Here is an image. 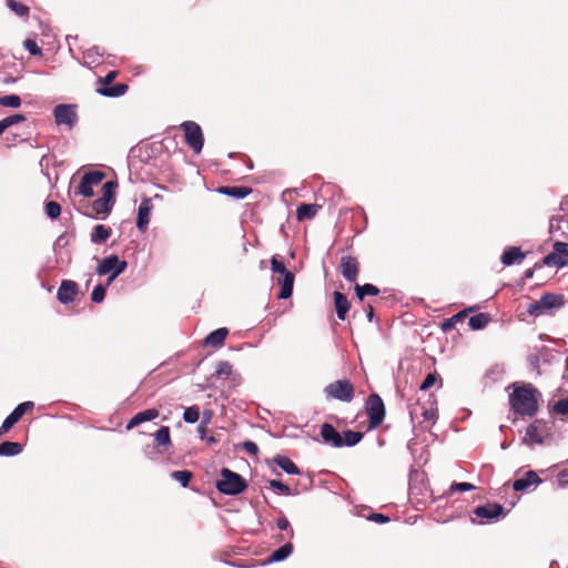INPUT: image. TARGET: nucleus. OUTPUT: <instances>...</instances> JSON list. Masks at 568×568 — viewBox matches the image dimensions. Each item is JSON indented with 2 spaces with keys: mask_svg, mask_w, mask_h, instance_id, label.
I'll use <instances>...</instances> for the list:
<instances>
[{
  "mask_svg": "<svg viewBox=\"0 0 568 568\" xmlns=\"http://www.w3.org/2000/svg\"><path fill=\"white\" fill-rule=\"evenodd\" d=\"M509 404L515 414L532 416L538 410V403L532 387H517L509 395Z\"/></svg>",
  "mask_w": 568,
  "mask_h": 568,
  "instance_id": "nucleus-1",
  "label": "nucleus"
},
{
  "mask_svg": "<svg viewBox=\"0 0 568 568\" xmlns=\"http://www.w3.org/2000/svg\"><path fill=\"white\" fill-rule=\"evenodd\" d=\"M220 479L215 481V488L219 493L227 496H237L246 490L247 480L240 474L230 468H222Z\"/></svg>",
  "mask_w": 568,
  "mask_h": 568,
  "instance_id": "nucleus-2",
  "label": "nucleus"
},
{
  "mask_svg": "<svg viewBox=\"0 0 568 568\" xmlns=\"http://www.w3.org/2000/svg\"><path fill=\"white\" fill-rule=\"evenodd\" d=\"M271 270L273 273L280 274L281 276L276 280V283L281 286L277 297L280 300H287L293 294L295 275L288 271L284 263L277 258L276 255L271 258Z\"/></svg>",
  "mask_w": 568,
  "mask_h": 568,
  "instance_id": "nucleus-3",
  "label": "nucleus"
},
{
  "mask_svg": "<svg viewBox=\"0 0 568 568\" xmlns=\"http://www.w3.org/2000/svg\"><path fill=\"white\" fill-rule=\"evenodd\" d=\"M564 305L565 296L562 294L545 293L539 300L528 305L527 313L537 317L552 310H559Z\"/></svg>",
  "mask_w": 568,
  "mask_h": 568,
  "instance_id": "nucleus-4",
  "label": "nucleus"
},
{
  "mask_svg": "<svg viewBox=\"0 0 568 568\" xmlns=\"http://www.w3.org/2000/svg\"><path fill=\"white\" fill-rule=\"evenodd\" d=\"M128 267L125 260H120L116 254H111L101 260L97 266L98 275H109L106 285H111L113 281L121 275Z\"/></svg>",
  "mask_w": 568,
  "mask_h": 568,
  "instance_id": "nucleus-5",
  "label": "nucleus"
},
{
  "mask_svg": "<svg viewBox=\"0 0 568 568\" xmlns=\"http://www.w3.org/2000/svg\"><path fill=\"white\" fill-rule=\"evenodd\" d=\"M568 265V247L566 242L556 241L552 244V251L545 255L539 262L536 263V267L549 266L562 268Z\"/></svg>",
  "mask_w": 568,
  "mask_h": 568,
  "instance_id": "nucleus-6",
  "label": "nucleus"
},
{
  "mask_svg": "<svg viewBox=\"0 0 568 568\" xmlns=\"http://www.w3.org/2000/svg\"><path fill=\"white\" fill-rule=\"evenodd\" d=\"M366 413L368 416V429L378 427L385 418V405L382 397L372 393L366 400Z\"/></svg>",
  "mask_w": 568,
  "mask_h": 568,
  "instance_id": "nucleus-7",
  "label": "nucleus"
},
{
  "mask_svg": "<svg viewBox=\"0 0 568 568\" xmlns=\"http://www.w3.org/2000/svg\"><path fill=\"white\" fill-rule=\"evenodd\" d=\"M327 398L349 403L354 398V386L348 379L335 381L324 388Z\"/></svg>",
  "mask_w": 568,
  "mask_h": 568,
  "instance_id": "nucleus-8",
  "label": "nucleus"
},
{
  "mask_svg": "<svg viewBox=\"0 0 568 568\" xmlns=\"http://www.w3.org/2000/svg\"><path fill=\"white\" fill-rule=\"evenodd\" d=\"M77 104L61 103L53 108L54 122L58 126H65L68 130L78 123Z\"/></svg>",
  "mask_w": 568,
  "mask_h": 568,
  "instance_id": "nucleus-9",
  "label": "nucleus"
},
{
  "mask_svg": "<svg viewBox=\"0 0 568 568\" xmlns=\"http://www.w3.org/2000/svg\"><path fill=\"white\" fill-rule=\"evenodd\" d=\"M549 423L545 419H536L527 428L523 443L527 446L544 444L545 436L549 435Z\"/></svg>",
  "mask_w": 568,
  "mask_h": 568,
  "instance_id": "nucleus-10",
  "label": "nucleus"
},
{
  "mask_svg": "<svg viewBox=\"0 0 568 568\" xmlns=\"http://www.w3.org/2000/svg\"><path fill=\"white\" fill-rule=\"evenodd\" d=\"M181 128L184 131L186 144L194 151V153L199 154L204 144V136L201 126L193 121H184L182 122Z\"/></svg>",
  "mask_w": 568,
  "mask_h": 568,
  "instance_id": "nucleus-11",
  "label": "nucleus"
},
{
  "mask_svg": "<svg viewBox=\"0 0 568 568\" xmlns=\"http://www.w3.org/2000/svg\"><path fill=\"white\" fill-rule=\"evenodd\" d=\"M104 178L105 174L102 171L92 170L85 172L75 190V194L84 197L93 196V186L100 184Z\"/></svg>",
  "mask_w": 568,
  "mask_h": 568,
  "instance_id": "nucleus-12",
  "label": "nucleus"
},
{
  "mask_svg": "<svg viewBox=\"0 0 568 568\" xmlns=\"http://www.w3.org/2000/svg\"><path fill=\"white\" fill-rule=\"evenodd\" d=\"M33 406V402L30 400L20 403L2 422L0 426V436L7 434L21 419L26 412Z\"/></svg>",
  "mask_w": 568,
  "mask_h": 568,
  "instance_id": "nucleus-13",
  "label": "nucleus"
},
{
  "mask_svg": "<svg viewBox=\"0 0 568 568\" xmlns=\"http://www.w3.org/2000/svg\"><path fill=\"white\" fill-rule=\"evenodd\" d=\"M474 514L481 519L496 520L505 516V508L500 504L488 503L477 506Z\"/></svg>",
  "mask_w": 568,
  "mask_h": 568,
  "instance_id": "nucleus-14",
  "label": "nucleus"
},
{
  "mask_svg": "<svg viewBox=\"0 0 568 568\" xmlns=\"http://www.w3.org/2000/svg\"><path fill=\"white\" fill-rule=\"evenodd\" d=\"M152 210H153L152 200L150 197H143L139 205L138 216H136V229L141 233H144L148 230Z\"/></svg>",
  "mask_w": 568,
  "mask_h": 568,
  "instance_id": "nucleus-15",
  "label": "nucleus"
},
{
  "mask_svg": "<svg viewBox=\"0 0 568 568\" xmlns=\"http://www.w3.org/2000/svg\"><path fill=\"white\" fill-rule=\"evenodd\" d=\"M78 284L71 280H63L57 292V300L63 304H70L74 301L78 293Z\"/></svg>",
  "mask_w": 568,
  "mask_h": 568,
  "instance_id": "nucleus-16",
  "label": "nucleus"
},
{
  "mask_svg": "<svg viewBox=\"0 0 568 568\" xmlns=\"http://www.w3.org/2000/svg\"><path fill=\"white\" fill-rule=\"evenodd\" d=\"M359 264L354 256L341 258V273L347 282H355L358 275Z\"/></svg>",
  "mask_w": 568,
  "mask_h": 568,
  "instance_id": "nucleus-17",
  "label": "nucleus"
},
{
  "mask_svg": "<svg viewBox=\"0 0 568 568\" xmlns=\"http://www.w3.org/2000/svg\"><path fill=\"white\" fill-rule=\"evenodd\" d=\"M320 434L325 444L335 448L342 447V433H339L332 424L324 423L321 426Z\"/></svg>",
  "mask_w": 568,
  "mask_h": 568,
  "instance_id": "nucleus-18",
  "label": "nucleus"
},
{
  "mask_svg": "<svg viewBox=\"0 0 568 568\" xmlns=\"http://www.w3.org/2000/svg\"><path fill=\"white\" fill-rule=\"evenodd\" d=\"M526 257V253L521 251L519 246H507L505 247L500 262L505 266H511L515 264H520Z\"/></svg>",
  "mask_w": 568,
  "mask_h": 568,
  "instance_id": "nucleus-19",
  "label": "nucleus"
},
{
  "mask_svg": "<svg viewBox=\"0 0 568 568\" xmlns=\"http://www.w3.org/2000/svg\"><path fill=\"white\" fill-rule=\"evenodd\" d=\"M115 202L113 200L101 196L92 202V211L94 215H90L93 219L104 220L111 212Z\"/></svg>",
  "mask_w": 568,
  "mask_h": 568,
  "instance_id": "nucleus-20",
  "label": "nucleus"
},
{
  "mask_svg": "<svg viewBox=\"0 0 568 568\" xmlns=\"http://www.w3.org/2000/svg\"><path fill=\"white\" fill-rule=\"evenodd\" d=\"M541 483V479L534 470H528L521 478H518L514 481L513 488L515 491H525L530 486L539 485Z\"/></svg>",
  "mask_w": 568,
  "mask_h": 568,
  "instance_id": "nucleus-21",
  "label": "nucleus"
},
{
  "mask_svg": "<svg viewBox=\"0 0 568 568\" xmlns=\"http://www.w3.org/2000/svg\"><path fill=\"white\" fill-rule=\"evenodd\" d=\"M160 412L156 408H149L135 414L128 423L126 429L130 430L142 423L150 422L159 417Z\"/></svg>",
  "mask_w": 568,
  "mask_h": 568,
  "instance_id": "nucleus-22",
  "label": "nucleus"
},
{
  "mask_svg": "<svg viewBox=\"0 0 568 568\" xmlns=\"http://www.w3.org/2000/svg\"><path fill=\"white\" fill-rule=\"evenodd\" d=\"M333 298H334L336 316L338 320L344 321L346 318V314L351 307L347 296L342 292L335 291L333 293Z\"/></svg>",
  "mask_w": 568,
  "mask_h": 568,
  "instance_id": "nucleus-23",
  "label": "nucleus"
},
{
  "mask_svg": "<svg viewBox=\"0 0 568 568\" xmlns=\"http://www.w3.org/2000/svg\"><path fill=\"white\" fill-rule=\"evenodd\" d=\"M217 193L231 196L236 200H242L248 196L252 193V189L250 186H220L217 190Z\"/></svg>",
  "mask_w": 568,
  "mask_h": 568,
  "instance_id": "nucleus-24",
  "label": "nucleus"
},
{
  "mask_svg": "<svg viewBox=\"0 0 568 568\" xmlns=\"http://www.w3.org/2000/svg\"><path fill=\"white\" fill-rule=\"evenodd\" d=\"M293 545L291 542H285L284 545L280 546L277 549H275L265 560V564H273V562H280L288 558L293 552Z\"/></svg>",
  "mask_w": 568,
  "mask_h": 568,
  "instance_id": "nucleus-25",
  "label": "nucleus"
},
{
  "mask_svg": "<svg viewBox=\"0 0 568 568\" xmlns=\"http://www.w3.org/2000/svg\"><path fill=\"white\" fill-rule=\"evenodd\" d=\"M273 463L288 475H300V468L287 456L277 454L273 457Z\"/></svg>",
  "mask_w": 568,
  "mask_h": 568,
  "instance_id": "nucleus-26",
  "label": "nucleus"
},
{
  "mask_svg": "<svg viewBox=\"0 0 568 568\" xmlns=\"http://www.w3.org/2000/svg\"><path fill=\"white\" fill-rule=\"evenodd\" d=\"M227 334L229 329L226 327L216 328L204 338L203 343L205 346L220 347L223 345Z\"/></svg>",
  "mask_w": 568,
  "mask_h": 568,
  "instance_id": "nucleus-27",
  "label": "nucleus"
},
{
  "mask_svg": "<svg viewBox=\"0 0 568 568\" xmlns=\"http://www.w3.org/2000/svg\"><path fill=\"white\" fill-rule=\"evenodd\" d=\"M321 209L322 206L315 203H303L296 210V217L298 221L311 220L315 217Z\"/></svg>",
  "mask_w": 568,
  "mask_h": 568,
  "instance_id": "nucleus-28",
  "label": "nucleus"
},
{
  "mask_svg": "<svg viewBox=\"0 0 568 568\" xmlns=\"http://www.w3.org/2000/svg\"><path fill=\"white\" fill-rule=\"evenodd\" d=\"M110 236H111V229L103 224H98L93 227V230L91 232L90 241L93 244H103L108 241V239Z\"/></svg>",
  "mask_w": 568,
  "mask_h": 568,
  "instance_id": "nucleus-29",
  "label": "nucleus"
},
{
  "mask_svg": "<svg viewBox=\"0 0 568 568\" xmlns=\"http://www.w3.org/2000/svg\"><path fill=\"white\" fill-rule=\"evenodd\" d=\"M23 446L17 442L4 440L0 443V456L13 457L21 454Z\"/></svg>",
  "mask_w": 568,
  "mask_h": 568,
  "instance_id": "nucleus-30",
  "label": "nucleus"
},
{
  "mask_svg": "<svg viewBox=\"0 0 568 568\" xmlns=\"http://www.w3.org/2000/svg\"><path fill=\"white\" fill-rule=\"evenodd\" d=\"M128 89H129V87L126 84L116 83L111 87H102V88L98 89V93H100L103 97L119 98V97H122L123 94H125Z\"/></svg>",
  "mask_w": 568,
  "mask_h": 568,
  "instance_id": "nucleus-31",
  "label": "nucleus"
},
{
  "mask_svg": "<svg viewBox=\"0 0 568 568\" xmlns=\"http://www.w3.org/2000/svg\"><path fill=\"white\" fill-rule=\"evenodd\" d=\"M364 435L361 432L346 429L342 433V447H354L361 443Z\"/></svg>",
  "mask_w": 568,
  "mask_h": 568,
  "instance_id": "nucleus-32",
  "label": "nucleus"
},
{
  "mask_svg": "<svg viewBox=\"0 0 568 568\" xmlns=\"http://www.w3.org/2000/svg\"><path fill=\"white\" fill-rule=\"evenodd\" d=\"M354 290L359 301H363L365 296H376L379 294V288L371 283L356 284Z\"/></svg>",
  "mask_w": 568,
  "mask_h": 568,
  "instance_id": "nucleus-33",
  "label": "nucleus"
},
{
  "mask_svg": "<svg viewBox=\"0 0 568 568\" xmlns=\"http://www.w3.org/2000/svg\"><path fill=\"white\" fill-rule=\"evenodd\" d=\"M468 311L469 310H463L453 315L452 317L444 320L443 323L440 324L442 331L444 333L452 331L458 322H462L466 318Z\"/></svg>",
  "mask_w": 568,
  "mask_h": 568,
  "instance_id": "nucleus-34",
  "label": "nucleus"
},
{
  "mask_svg": "<svg viewBox=\"0 0 568 568\" xmlns=\"http://www.w3.org/2000/svg\"><path fill=\"white\" fill-rule=\"evenodd\" d=\"M489 315L486 313H478L468 320V325L473 331H479L487 326L489 323Z\"/></svg>",
  "mask_w": 568,
  "mask_h": 568,
  "instance_id": "nucleus-35",
  "label": "nucleus"
},
{
  "mask_svg": "<svg viewBox=\"0 0 568 568\" xmlns=\"http://www.w3.org/2000/svg\"><path fill=\"white\" fill-rule=\"evenodd\" d=\"M155 442L159 446H170L172 444L170 436V427L161 426L154 434Z\"/></svg>",
  "mask_w": 568,
  "mask_h": 568,
  "instance_id": "nucleus-36",
  "label": "nucleus"
},
{
  "mask_svg": "<svg viewBox=\"0 0 568 568\" xmlns=\"http://www.w3.org/2000/svg\"><path fill=\"white\" fill-rule=\"evenodd\" d=\"M171 478L179 481L182 487H187L191 479L193 478V473L191 470H174L171 473Z\"/></svg>",
  "mask_w": 568,
  "mask_h": 568,
  "instance_id": "nucleus-37",
  "label": "nucleus"
},
{
  "mask_svg": "<svg viewBox=\"0 0 568 568\" xmlns=\"http://www.w3.org/2000/svg\"><path fill=\"white\" fill-rule=\"evenodd\" d=\"M8 8L18 17H28L29 14V7H27L24 3L16 0H8L7 1Z\"/></svg>",
  "mask_w": 568,
  "mask_h": 568,
  "instance_id": "nucleus-38",
  "label": "nucleus"
},
{
  "mask_svg": "<svg viewBox=\"0 0 568 568\" xmlns=\"http://www.w3.org/2000/svg\"><path fill=\"white\" fill-rule=\"evenodd\" d=\"M22 101L18 94H8L0 97V105L11 109H17L21 105Z\"/></svg>",
  "mask_w": 568,
  "mask_h": 568,
  "instance_id": "nucleus-39",
  "label": "nucleus"
},
{
  "mask_svg": "<svg viewBox=\"0 0 568 568\" xmlns=\"http://www.w3.org/2000/svg\"><path fill=\"white\" fill-rule=\"evenodd\" d=\"M200 418V408L197 405L186 407L183 412V419L187 424H194Z\"/></svg>",
  "mask_w": 568,
  "mask_h": 568,
  "instance_id": "nucleus-40",
  "label": "nucleus"
},
{
  "mask_svg": "<svg viewBox=\"0 0 568 568\" xmlns=\"http://www.w3.org/2000/svg\"><path fill=\"white\" fill-rule=\"evenodd\" d=\"M45 214L50 220H55L61 214V205L55 201H48L44 205Z\"/></svg>",
  "mask_w": 568,
  "mask_h": 568,
  "instance_id": "nucleus-41",
  "label": "nucleus"
},
{
  "mask_svg": "<svg viewBox=\"0 0 568 568\" xmlns=\"http://www.w3.org/2000/svg\"><path fill=\"white\" fill-rule=\"evenodd\" d=\"M268 487L283 496H290L292 494L290 486L277 479H270Z\"/></svg>",
  "mask_w": 568,
  "mask_h": 568,
  "instance_id": "nucleus-42",
  "label": "nucleus"
},
{
  "mask_svg": "<svg viewBox=\"0 0 568 568\" xmlns=\"http://www.w3.org/2000/svg\"><path fill=\"white\" fill-rule=\"evenodd\" d=\"M109 285H104V284H98L93 287V291L91 293V301L93 303H102L105 298V294H106V287Z\"/></svg>",
  "mask_w": 568,
  "mask_h": 568,
  "instance_id": "nucleus-43",
  "label": "nucleus"
},
{
  "mask_svg": "<svg viewBox=\"0 0 568 568\" xmlns=\"http://www.w3.org/2000/svg\"><path fill=\"white\" fill-rule=\"evenodd\" d=\"M118 182L115 180L106 181L102 186V196L113 200L115 202V191Z\"/></svg>",
  "mask_w": 568,
  "mask_h": 568,
  "instance_id": "nucleus-44",
  "label": "nucleus"
},
{
  "mask_svg": "<svg viewBox=\"0 0 568 568\" xmlns=\"http://www.w3.org/2000/svg\"><path fill=\"white\" fill-rule=\"evenodd\" d=\"M71 239H74V234L69 235L68 232L60 234L53 244V250L57 251L64 248L65 246L69 245Z\"/></svg>",
  "mask_w": 568,
  "mask_h": 568,
  "instance_id": "nucleus-45",
  "label": "nucleus"
},
{
  "mask_svg": "<svg viewBox=\"0 0 568 568\" xmlns=\"http://www.w3.org/2000/svg\"><path fill=\"white\" fill-rule=\"evenodd\" d=\"M276 526L282 531H290V538L294 537V530L285 515L281 513V516L276 520Z\"/></svg>",
  "mask_w": 568,
  "mask_h": 568,
  "instance_id": "nucleus-46",
  "label": "nucleus"
},
{
  "mask_svg": "<svg viewBox=\"0 0 568 568\" xmlns=\"http://www.w3.org/2000/svg\"><path fill=\"white\" fill-rule=\"evenodd\" d=\"M24 49L34 57L42 55L41 48L37 44V42L32 39H26L23 42Z\"/></svg>",
  "mask_w": 568,
  "mask_h": 568,
  "instance_id": "nucleus-47",
  "label": "nucleus"
},
{
  "mask_svg": "<svg viewBox=\"0 0 568 568\" xmlns=\"http://www.w3.org/2000/svg\"><path fill=\"white\" fill-rule=\"evenodd\" d=\"M233 372L232 365L227 361H221L217 363L215 375L216 376H230Z\"/></svg>",
  "mask_w": 568,
  "mask_h": 568,
  "instance_id": "nucleus-48",
  "label": "nucleus"
},
{
  "mask_svg": "<svg viewBox=\"0 0 568 568\" xmlns=\"http://www.w3.org/2000/svg\"><path fill=\"white\" fill-rule=\"evenodd\" d=\"M437 374L436 373H428L424 381L422 382L420 386H419V389L422 392H425L427 389H429L430 387H433L435 385V383L437 382Z\"/></svg>",
  "mask_w": 568,
  "mask_h": 568,
  "instance_id": "nucleus-49",
  "label": "nucleus"
},
{
  "mask_svg": "<svg viewBox=\"0 0 568 568\" xmlns=\"http://www.w3.org/2000/svg\"><path fill=\"white\" fill-rule=\"evenodd\" d=\"M23 121H26V116L20 113L11 114L2 119V122L7 129Z\"/></svg>",
  "mask_w": 568,
  "mask_h": 568,
  "instance_id": "nucleus-50",
  "label": "nucleus"
},
{
  "mask_svg": "<svg viewBox=\"0 0 568 568\" xmlns=\"http://www.w3.org/2000/svg\"><path fill=\"white\" fill-rule=\"evenodd\" d=\"M554 412L559 415H567L568 414V397L557 400L554 405Z\"/></svg>",
  "mask_w": 568,
  "mask_h": 568,
  "instance_id": "nucleus-51",
  "label": "nucleus"
},
{
  "mask_svg": "<svg viewBox=\"0 0 568 568\" xmlns=\"http://www.w3.org/2000/svg\"><path fill=\"white\" fill-rule=\"evenodd\" d=\"M475 489V486L473 484H469V483H453L450 488H449V491L450 493H455V491H469V490H473Z\"/></svg>",
  "mask_w": 568,
  "mask_h": 568,
  "instance_id": "nucleus-52",
  "label": "nucleus"
},
{
  "mask_svg": "<svg viewBox=\"0 0 568 568\" xmlns=\"http://www.w3.org/2000/svg\"><path fill=\"white\" fill-rule=\"evenodd\" d=\"M242 447L250 455L255 456L258 454V447H257L256 443H254L253 440L243 442Z\"/></svg>",
  "mask_w": 568,
  "mask_h": 568,
  "instance_id": "nucleus-53",
  "label": "nucleus"
},
{
  "mask_svg": "<svg viewBox=\"0 0 568 568\" xmlns=\"http://www.w3.org/2000/svg\"><path fill=\"white\" fill-rule=\"evenodd\" d=\"M100 52H99V48L98 47H93V48H90L88 49L85 52H84V58L85 59H89L92 63L94 62H98V58L100 57Z\"/></svg>",
  "mask_w": 568,
  "mask_h": 568,
  "instance_id": "nucleus-54",
  "label": "nucleus"
},
{
  "mask_svg": "<svg viewBox=\"0 0 568 568\" xmlns=\"http://www.w3.org/2000/svg\"><path fill=\"white\" fill-rule=\"evenodd\" d=\"M367 518L377 524H386L390 520L388 516L381 513H372Z\"/></svg>",
  "mask_w": 568,
  "mask_h": 568,
  "instance_id": "nucleus-55",
  "label": "nucleus"
},
{
  "mask_svg": "<svg viewBox=\"0 0 568 568\" xmlns=\"http://www.w3.org/2000/svg\"><path fill=\"white\" fill-rule=\"evenodd\" d=\"M116 77V71H110L105 74L104 78L99 79V82L103 84V87H111L112 81Z\"/></svg>",
  "mask_w": 568,
  "mask_h": 568,
  "instance_id": "nucleus-56",
  "label": "nucleus"
},
{
  "mask_svg": "<svg viewBox=\"0 0 568 568\" xmlns=\"http://www.w3.org/2000/svg\"><path fill=\"white\" fill-rule=\"evenodd\" d=\"M143 452H144L145 457H148L149 459H151V460L156 459L158 452H156V447L154 445L145 446Z\"/></svg>",
  "mask_w": 568,
  "mask_h": 568,
  "instance_id": "nucleus-57",
  "label": "nucleus"
},
{
  "mask_svg": "<svg viewBox=\"0 0 568 568\" xmlns=\"http://www.w3.org/2000/svg\"><path fill=\"white\" fill-rule=\"evenodd\" d=\"M559 485L561 487L568 486V470H561L558 474Z\"/></svg>",
  "mask_w": 568,
  "mask_h": 568,
  "instance_id": "nucleus-58",
  "label": "nucleus"
},
{
  "mask_svg": "<svg viewBox=\"0 0 568 568\" xmlns=\"http://www.w3.org/2000/svg\"><path fill=\"white\" fill-rule=\"evenodd\" d=\"M539 267H536V264L534 265V267L531 268H527L524 273V281H528V280H531L534 277V274H535V271L538 270Z\"/></svg>",
  "mask_w": 568,
  "mask_h": 568,
  "instance_id": "nucleus-59",
  "label": "nucleus"
},
{
  "mask_svg": "<svg viewBox=\"0 0 568 568\" xmlns=\"http://www.w3.org/2000/svg\"><path fill=\"white\" fill-rule=\"evenodd\" d=\"M197 433L200 435V438L202 440L205 439V420H202L200 425L197 426Z\"/></svg>",
  "mask_w": 568,
  "mask_h": 568,
  "instance_id": "nucleus-60",
  "label": "nucleus"
},
{
  "mask_svg": "<svg viewBox=\"0 0 568 568\" xmlns=\"http://www.w3.org/2000/svg\"><path fill=\"white\" fill-rule=\"evenodd\" d=\"M366 317H367L368 322L373 321L374 313H373V306L372 305H367V307H366Z\"/></svg>",
  "mask_w": 568,
  "mask_h": 568,
  "instance_id": "nucleus-61",
  "label": "nucleus"
},
{
  "mask_svg": "<svg viewBox=\"0 0 568 568\" xmlns=\"http://www.w3.org/2000/svg\"><path fill=\"white\" fill-rule=\"evenodd\" d=\"M423 416L425 419H428V420L433 419L435 416V412L432 409H426V410H424Z\"/></svg>",
  "mask_w": 568,
  "mask_h": 568,
  "instance_id": "nucleus-62",
  "label": "nucleus"
},
{
  "mask_svg": "<svg viewBox=\"0 0 568 568\" xmlns=\"http://www.w3.org/2000/svg\"><path fill=\"white\" fill-rule=\"evenodd\" d=\"M529 362H530V365L532 367H538V365H539V357L536 356V355H532V356L529 357Z\"/></svg>",
  "mask_w": 568,
  "mask_h": 568,
  "instance_id": "nucleus-63",
  "label": "nucleus"
},
{
  "mask_svg": "<svg viewBox=\"0 0 568 568\" xmlns=\"http://www.w3.org/2000/svg\"><path fill=\"white\" fill-rule=\"evenodd\" d=\"M204 440H206V443L210 444V445H213V444H215L217 442L214 436L205 437Z\"/></svg>",
  "mask_w": 568,
  "mask_h": 568,
  "instance_id": "nucleus-64",
  "label": "nucleus"
}]
</instances>
